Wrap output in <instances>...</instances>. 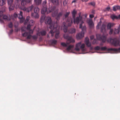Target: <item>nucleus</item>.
Here are the masks:
<instances>
[{"mask_svg":"<svg viewBox=\"0 0 120 120\" xmlns=\"http://www.w3.org/2000/svg\"><path fill=\"white\" fill-rule=\"evenodd\" d=\"M47 1L46 0L43 2L42 4V8L41 10V13L42 14H44L45 13H48L51 12H53L55 9V7H51L47 9L46 5Z\"/></svg>","mask_w":120,"mask_h":120,"instance_id":"1","label":"nucleus"},{"mask_svg":"<svg viewBox=\"0 0 120 120\" xmlns=\"http://www.w3.org/2000/svg\"><path fill=\"white\" fill-rule=\"evenodd\" d=\"M74 22L75 24H78L79 23H80L79 25V28L81 29L82 28V24L84 23V22L83 20L82 17H77L76 18H73Z\"/></svg>","mask_w":120,"mask_h":120,"instance_id":"2","label":"nucleus"},{"mask_svg":"<svg viewBox=\"0 0 120 120\" xmlns=\"http://www.w3.org/2000/svg\"><path fill=\"white\" fill-rule=\"evenodd\" d=\"M64 38L67 40L66 43L67 44L69 45L71 43H74L75 42V40L71 36L68 34H65L63 35Z\"/></svg>","mask_w":120,"mask_h":120,"instance_id":"3","label":"nucleus"},{"mask_svg":"<svg viewBox=\"0 0 120 120\" xmlns=\"http://www.w3.org/2000/svg\"><path fill=\"white\" fill-rule=\"evenodd\" d=\"M45 22L46 24L50 25L49 28L51 29L53 28L54 30L55 28H54V26L53 25H52V23L51 18L50 17L47 16L46 17V18L45 20Z\"/></svg>","mask_w":120,"mask_h":120,"instance_id":"4","label":"nucleus"},{"mask_svg":"<svg viewBox=\"0 0 120 120\" xmlns=\"http://www.w3.org/2000/svg\"><path fill=\"white\" fill-rule=\"evenodd\" d=\"M81 29L82 30L81 32L78 34L76 36V38L78 39H80L84 37V32L86 31V26L84 25Z\"/></svg>","mask_w":120,"mask_h":120,"instance_id":"5","label":"nucleus"},{"mask_svg":"<svg viewBox=\"0 0 120 120\" xmlns=\"http://www.w3.org/2000/svg\"><path fill=\"white\" fill-rule=\"evenodd\" d=\"M54 28H55V29H54V30H53V28H52V29H53L51 30L50 31L49 33V34H51V36L52 37L54 35V32H56V33L55 36V38L56 39L58 38H59V31L58 30H57L56 29V27L55 28L54 27Z\"/></svg>","mask_w":120,"mask_h":120,"instance_id":"6","label":"nucleus"},{"mask_svg":"<svg viewBox=\"0 0 120 120\" xmlns=\"http://www.w3.org/2000/svg\"><path fill=\"white\" fill-rule=\"evenodd\" d=\"M97 38L99 40H102V42L104 43L105 42L106 40V37L105 36H103L100 34H97L96 35Z\"/></svg>","mask_w":120,"mask_h":120,"instance_id":"7","label":"nucleus"},{"mask_svg":"<svg viewBox=\"0 0 120 120\" xmlns=\"http://www.w3.org/2000/svg\"><path fill=\"white\" fill-rule=\"evenodd\" d=\"M73 23V20L71 17H68L67 21V26H71Z\"/></svg>","mask_w":120,"mask_h":120,"instance_id":"8","label":"nucleus"},{"mask_svg":"<svg viewBox=\"0 0 120 120\" xmlns=\"http://www.w3.org/2000/svg\"><path fill=\"white\" fill-rule=\"evenodd\" d=\"M8 5L9 6V10L10 11L13 10L14 7L12 6V4L13 2V0H7Z\"/></svg>","mask_w":120,"mask_h":120,"instance_id":"9","label":"nucleus"},{"mask_svg":"<svg viewBox=\"0 0 120 120\" xmlns=\"http://www.w3.org/2000/svg\"><path fill=\"white\" fill-rule=\"evenodd\" d=\"M87 22L90 28H93L94 27V24L92 19H89L88 20H87Z\"/></svg>","mask_w":120,"mask_h":120,"instance_id":"10","label":"nucleus"},{"mask_svg":"<svg viewBox=\"0 0 120 120\" xmlns=\"http://www.w3.org/2000/svg\"><path fill=\"white\" fill-rule=\"evenodd\" d=\"M32 0H23L21 2V4L22 6L24 7L26 5V4L28 3H30Z\"/></svg>","mask_w":120,"mask_h":120,"instance_id":"11","label":"nucleus"},{"mask_svg":"<svg viewBox=\"0 0 120 120\" xmlns=\"http://www.w3.org/2000/svg\"><path fill=\"white\" fill-rule=\"evenodd\" d=\"M119 41L117 40H114L112 43V44L114 46H117L119 45Z\"/></svg>","mask_w":120,"mask_h":120,"instance_id":"12","label":"nucleus"},{"mask_svg":"<svg viewBox=\"0 0 120 120\" xmlns=\"http://www.w3.org/2000/svg\"><path fill=\"white\" fill-rule=\"evenodd\" d=\"M46 34V31L45 30H43L38 32L37 34L39 36H40L41 35L44 36Z\"/></svg>","mask_w":120,"mask_h":120,"instance_id":"13","label":"nucleus"},{"mask_svg":"<svg viewBox=\"0 0 120 120\" xmlns=\"http://www.w3.org/2000/svg\"><path fill=\"white\" fill-rule=\"evenodd\" d=\"M81 45V42H80L76 44L75 48L76 50L78 51H79Z\"/></svg>","mask_w":120,"mask_h":120,"instance_id":"14","label":"nucleus"},{"mask_svg":"<svg viewBox=\"0 0 120 120\" xmlns=\"http://www.w3.org/2000/svg\"><path fill=\"white\" fill-rule=\"evenodd\" d=\"M22 14L23 13L22 12V11H20V15H19V18L20 19V22L21 23H22L24 20V19L23 17Z\"/></svg>","mask_w":120,"mask_h":120,"instance_id":"15","label":"nucleus"},{"mask_svg":"<svg viewBox=\"0 0 120 120\" xmlns=\"http://www.w3.org/2000/svg\"><path fill=\"white\" fill-rule=\"evenodd\" d=\"M120 31V25L118 27L117 29L115 28L113 31L114 34H118Z\"/></svg>","mask_w":120,"mask_h":120,"instance_id":"16","label":"nucleus"},{"mask_svg":"<svg viewBox=\"0 0 120 120\" xmlns=\"http://www.w3.org/2000/svg\"><path fill=\"white\" fill-rule=\"evenodd\" d=\"M108 50L109 51H113L116 52H119L120 51V48L118 49L116 48H109L108 49Z\"/></svg>","mask_w":120,"mask_h":120,"instance_id":"17","label":"nucleus"},{"mask_svg":"<svg viewBox=\"0 0 120 120\" xmlns=\"http://www.w3.org/2000/svg\"><path fill=\"white\" fill-rule=\"evenodd\" d=\"M117 10H120V6L118 5H115L113 7V10L114 11Z\"/></svg>","mask_w":120,"mask_h":120,"instance_id":"18","label":"nucleus"},{"mask_svg":"<svg viewBox=\"0 0 120 120\" xmlns=\"http://www.w3.org/2000/svg\"><path fill=\"white\" fill-rule=\"evenodd\" d=\"M85 43L87 47H91V44L89 40L88 39H86V40L85 41Z\"/></svg>","mask_w":120,"mask_h":120,"instance_id":"19","label":"nucleus"},{"mask_svg":"<svg viewBox=\"0 0 120 120\" xmlns=\"http://www.w3.org/2000/svg\"><path fill=\"white\" fill-rule=\"evenodd\" d=\"M38 13H32L31 14V16L32 17H34L35 18H38L39 17Z\"/></svg>","mask_w":120,"mask_h":120,"instance_id":"20","label":"nucleus"},{"mask_svg":"<svg viewBox=\"0 0 120 120\" xmlns=\"http://www.w3.org/2000/svg\"><path fill=\"white\" fill-rule=\"evenodd\" d=\"M63 14V12H59L56 15V19L57 20H58L60 19V18L61 17Z\"/></svg>","mask_w":120,"mask_h":120,"instance_id":"21","label":"nucleus"},{"mask_svg":"<svg viewBox=\"0 0 120 120\" xmlns=\"http://www.w3.org/2000/svg\"><path fill=\"white\" fill-rule=\"evenodd\" d=\"M72 18L73 19L75 17V15L77 13V11L75 9H74L72 12Z\"/></svg>","mask_w":120,"mask_h":120,"instance_id":"22","label":"nucleus"},{"mask_svg":"<svg viewBox=\"0 0 120 120\" xmlns=\"http://www.w3.org/2000/svg\"><path fill=\"white\" fill-rule=\"evenodd\" d=\"M50 42L52 45H56L57 42V41L54 39L51 40H50Z\"/></svg>","mask_w":120,"mask_h":120,"instance_id":"23","label":"nucleus"},{"mask_svg":"<svg viewBox=\"0 0 120 120\" xmlns=\"http://www.w3.org/2000/svg\"><path fill=\"white\" fill-rule=\"evenodd\" d=\"M106 27V26L104 24H103L101 28V31L102 32H103L105 31V30Z\"/></svg>","mask_w":120,"mask_h":120,"instance_id":"24","label":"nucleus"},{"mask_svg":"<svg viewBox=\"0 0 120 120\" xmlns=\"http://www.w3.org/2000/svg\"><path fill=\"white\" fill-rule=\"evenodd\" d=\"M114 25L113 23H109L107 25V28L108 29H110L111 27L113 26Z\"/></svg>","mask_w":120,"mask_h":120,"instance_id":"25","label":"nucleus"},{"mask_svg":"<svg viewBox=\"0 0 120 120\" xmlns=\"http://www.w3.org/2000/svg\"><path fill=\"white\" fill-rule=\"evenodd\" d=\"M5 0H0V6H4L6 4Z\"/></svg>","mask_w":120,"mask_h":120,"instance_id":"26","label":"nucleus"},{"mask_svg":"<svg viewBox=\"0 0 120 120\" xmlns=\"http://www.w3.org/2000/svg\"><path fill=\"white\" fill-rule=\"evenodd\" d=\"M75 29L74 28H71L68 30V32L70 33L73 34L75 32Z\"/></svg>","mask_w":120,"mask_h":120,"instance_id":"27","label":"nucleus"},{"mask_svg":"<svg viewBox=\"0 0 120 120\" xmlns=\"http://www.w3.org/2000/svg\"><path fill=\"white\" fill-rule=\"evenodd\" d=\"M50 0L54 4H59L58 0Z\"/></svg>","mask_w":120,"mask_h":120,"instance_id":"28","label":"nucleus"},{"mask_svg":"<svg viewBox=\"0 0 120 120\" xmlns=\"http://www.w3.org/2000/svg\"><path fill=\"white\" fill-rule=\"evenodd\" d=\"M34 8V6L33 5H32L31 6H29L27 8V12H29L30 11H31Z\"/></svg>","mask_w":120,"mask_h":120,"instance_id":"29","label":"nucleus"},{"mask_svg":"<svg viewBox=\"0 0 120 120\" xmlns=\"http://www.w3.org/2000/svg\"><path fill=\"white\" fill-rule=\"evenodd\" d=\"M34 13H39L40 11V9L38 7H37L34 8Z\"/></svg>","mask_w":120,"mask_h":120,"instance_id":"30","label":"nucleus"},{"mask_svg":"<svg viewBox=\"0 0 120 120\" xmlns=\"http://www.w3.org/2000/svg\"><path fill=\"white\" fill-rule=\"evenodd\" d=\"M42 0H34L36 4L37 5H39L41 4Z\"/></svg>","mask_w":120,"mask_h":120,"instance_id":"31","label":"nucleus"},{"mask_svg":"<svg viewBox=\"0 0 120 120\" xmlns=\"http://www.w3.org/2000/svg\"><path fill=\"white\" fill-rule=\"evenodd\" d=\"M3 19L5 20H9L10 19L9 17L6 15H4L3 16Z\"/></svg>","mask_w":120,"mask_h":120,"instance_id":"32","label":"nucleus"},{"mask_svg":"<svg viewBox=\"0 0 120 120\" xmlns=\"http://www.w3.org/2000/svg\"><path fill=\"white\" fill-rule=\"evenodd\" d=\"M46 18V17H45L44 15H43L41 16L40 20V21L41 22H43L45 20Z\"/></svg>","mask_w":120,"mask_h":120,"instance_id":"33","label":"nucleus"},{"mask_svg":"<svg viewBox=\"0 0 120 120\" xmlns=\"http://www.w3.org/2000/svg\"><path fill=\"white\" fill-rule=\"evenodd\" d=\"M74 46L73 45H69L67 48V50L68 51H69L71 49V48H73Z\"/></svg>","mask_w":120,"mask_h":120,"instance_id":"34","label":"nucleus"},{"mask_svg":"<svg viewBox=\"0 0 120 120\" xmlns=\"http://www.w3.org/2000/svg\"><path fill=\"white\" fill-rule=\"evenodd\" d=\"M111 18L113 20L115 19H117V16L114 15H112L111 16Z\"/></svg>","mask_w":120,"mask_h":120,"instance_id":"35","label":"nucleus"},{"mask_svg":"<svg viewBox=\"0 0 120 120\" xmlns=\"http://www.w3.org/2000/svg\"><path fill=\"white\" fill-rule=\"evenodd\" d=\"M22 34L23 36L26 37L28 36L29 34L28 32H26L25 31L24 33H22Z\"/></svg>","mask_w":120,"mask_h":120,"instance_id":"36","label":"nucleus"},{"mask_svg":"<svg viewBox=\"0 0 120 120\" xmlns=\"http://www.w3.org/2000/svg\"><path fill=\"white\" fill-rule=\"evenodd\" d=\"M34 23V21L33 20H31L30 21L29 24L31 26H33Z\"/></svg>","mask_w":120,"mask_h":120,"instance_id":"37","label":"nucleus"},{"mask_svg":"<svg viewBox=\"0 0 120 120\" xmlns=\"http://www.w3.org/2000/svg\"><path fill=\"white\" fill-rule=\"evenodd\" d=\"M20 15V13L19 14H17V13H15L13 15V16L15 18H16L17 17H19V15Z\"/></svg>","mask_w":120,"mask_h":120,"instance_id":"38","label":"nucleus"},{"mask_svg":"<svg viewBox=\"0 0 120 120\" xmlns=\"http://www.w3.org/2000/svg\"><path fill=\"white\" fill-rule=\"evenodd\" d=\"M70 12H66V14L64 15V16L65 18H66L68 17V16L70 14Z\"/></svg>","mask_w":120,"mask_h":120,"instance_id":"39","label":"nucleus"},{"mask_svg":"<svg viewBox=\"0 0 120 120\" xmlns=\"http://www.w3.org/2000/svg\"><path fill=\"white\" fill-rule=\"evenodd\" d=\"M67 27L65 26V25H64V32L66 33L67 31Z\"/></svg>","mask_w":120,"mask_h":120,"instance_id":"40","label":"nucleus"},{"mask_svg":"<svg viewBox=\"0 0 120 120\" xmlns=\"http://www.w3.org/2000/svg\"><path fill=\"white\" fill-rule=\"evenodd\" d=\"M85 47V45L84 44L81 45L80 48L82 50H83V49Z\"/></svg>","mask_w":120,"mask_h":120,"instance_id":"41","label":"nucleus"},{"mask_svg":"<svg viewBox=\"0 0 120 120\" xmlns=\"http://www.w3.org/2000/svg\"><path fill=\"white\" fill-rule=\"evenodd\" d=\"M108 49H107V48L106 47H102L101 48V49L102 50H107L108 51Z\"/></svg>","mask_w":120,"mask_h":120,"instance_id":"42","label":"nucleus"},{"mask_svg":"<svg viewBox=\"0 0 120 120\" xmlns=\"http://www.w3.org/2000/svg\"><path fill=\"white\" fill-rule=\"evenodd\" d=\"M30 19V17H26V19L25 21L24 24H25L27 22H28Z\"/></svg>","mask_w":120,"mask_h":120,"instance_id":"43","label":"nucleus"},{"mask_svg":"<svg viewBox=\"0 0 120 120\" xmlns=\"http://www.w3.org/2000/svg\"><path fill=\"white\" fill-rule=\"evenodd\" d=\"M94 49L95 50H99L101 49V48L99 46H97L94 47Z\"/></svg>","mask_w":120,"mask_h":120,"instance_id":"44","label":"nucleus"},{"mask_svg":"<svg viewBox=\"0 0 120 120\" xmlns=\"http://www.w3.org/2000/svg\"><path fill=\"white\" fill-rule=\"evenodd\" d=\"M9 27L10 28H12V27L13 25L11 22H10L9 23L8 25Z\"/></svg>","mask_w":120,"mask_h":120,"instance_id":"45","label":"nucleus"},{"mask_svg":"<svg viewBox=\"0 0 120 120\" xmlns=\"http://www.w3.org/2000/svg\"><path fill=\"white\" fill-rule=\"evenodd\" d=\"M29 30V33H28V34L30 35L32 34L33 32V30H32L30 29Z\"/></svg>","mask_w":120,"mask_h":120,"instance_id":"46","label":"nucleus"},{"mask_svg":"<svg viewBox=\"0 0 120 120\" xmlns=\"http://www.w3.org/2000/svg\"><path fill=\"white\" fill-rule=\"evenodd\" d=\"M61 45L63 46L64 47H67V44L64 43H61Z\"/></svg>","mask_w":120,"mask_h":120,"instance_id":"47","label":"nucleus"},{"mask_svg":"<svg viewBox=\"0 0 120 120\" xmlns=\"http://www.w3.org/2000/svg\"><path fill=\"white\" fill-rule=\"evenodd\" d=\"M67 2L66 0H64L63 2V4L64 6H66L67 4Z\"/></svg>","mask_w":120,"mask_h":120,"instance_id":"48","label":"nucleus"},{"mask_svg":"<svg viewBox=\"0 0 120 120\" xmlns=\"http://www.w3.org/2000/svg\"><path fill=\"white\" fill-rule=\"evenodd\" d=\"M110 29V31L109 32V34L110 35H111L112 34L113 32V30L112 29Z\"/></svg>","mask_w":120,"mask_h":120,"instance_id":"49","label":"nucleus"},{"mask_svg":"<svg viewBox=\"0 0 120 120\" xmlns=\"http://www.w3.org/2000/svg\"><path fill=\"white\" fill-rule=\"evenodd\" d=\"M31 26V25H30L29 24L28 25L27 27V29L28 30H29L30 29V27Z\"/></svg>","mask_w":120,"mask_h":120,"instance_id":"50","label":"nucleus"},{"mask_svg":"<svg viewBox=\"0 0 120 120\" xmlns=\"http://www.w3.org/2000/svg\"><path fill=\"white\" fill-rule=\"evenodd\" d=\"M32 38L34 40H36L37 38V36L35 35L32 36Z\"/></svg>","mask_w":120,"mask_h":120,"instance_id":"51","label":"nucleus"},{"mask_svg":"<svg viewBox=\"0 0 120 120\" xmlns=\"http://www.w3.org/2000/svg\"><path fill=\"white\" fill-rule=\"evenodd\" d=\"M31 37H32V36L31 35L28 34V35L27 36V39H30Z\"/></svg>","mask_w":120,"mask_h":120,"instance_id":"52","label":"nucleus"},{"mask_svg":"<svg viewBox=\"0 0 120 120\" xmlns=\"http://www.w3.org/2000/svg\"><path fill=\"white\" fill-rule=\"evenodd\" d=\"M97 40L96 39H94L92 43L93 44H94L96 43Z\"/></svg>","mask_w":120,"mask_h":120,"instance_id":"53","label":"nucleus"},{"mask_svg":"<svg viewBox=\"0 0 120 120\" xmlns=\"http://www.w3.org/2000/svg\"><path fill=\"white\" fill-rule=\"evenodd\" d=\"M22 9L24 11H26L27 12V9L26 7H25V6L23 7Z\"/></svg>","mask_w":120,"mask_h":120,"instance_id":"54","label":"nucleus"},{"mask_svg":"<svg viewBox=\"0 0 120 120\" xmlns=\"http://www.w3.org/2000/svg\"><path fill=\"white\" fill-rule=\"evenodd\" d=\"M90 38L91 41H92L94 38V36L93 35L91 36Z\"/></svg>","mask_w":120,"mask_h":120,"instance_id":"55","label":"nucleus"},{"mask_svg":"<svg viewBox=\"0 0 120 120\" xmlns=\"http://www.w3.org/2000/svg\"><path fill=\"white\" fill-rule=\"evenodd\" d=\"M3 15V13L2 11H0V17L2 16Z\"/></svg>","mask_w":120,"mask_h":120,"instance_id":"56","label":"nucleus"},{"mask_svg":"<svg viewBox=\"0 0 120 120\" xmlns=\"http://www.w3.org/2000/svg\"><path fill=\"white\" fill-rule=\"evenodd\" d=\"M81 12H79L78 14L79 16L78 17H82V16H81Z\"/></svg>","mask_w":120,"mask_h":120,"instance_id":"57","label":"nucleus"},{"mask_svg":"<svg viewBox=\"0 0 120 120\" xmlns=\"http://www.w3.org/2000/svg\"><path fill=\"white\" fill-rule=\"evenodd\" d=\"M90 4L93 6H94L95 5V3L94 2H91L90 3Z\"/></svg>","mask_w":120,"mask_h":120,"instance_id":"58","label":"nucleus"},{"mask_svg":"<svg viewBox=\"0 0 120 120\" xmlns=\"http://www.w3.org/2000/svg\"><path fill=\"white\" fill-rule=\"evenodd\" d=\"M89 17L90 18H92L94 17V16L93 15H90Z\"/></svg>","mask_w":120,"mask_h":120,"instance_id":"59","label":"nucleus"},{"mask_svg":"<svg viewBox=\"0 0 120 120\" xmlns=\"http://www.w3.org/2000/svg\"><path fill=\"white\" fill-rule=\"evenodd\" d=\"M0 22L1 23H3L4 22V21L1 18H0Z\"/></svg>","mask_w":120,"mask_h":120,"instance_id":"60","label":"nucleus"},{"mask_svg":"<svg viewBox=\"0 0 120 120\" xmlns=\"http://www.w3.org/2000/svg\"><path fill=\"white\" fill-rule=\"evenodd\" d=\"M21 30L22 33H23V32H25L26 31L25 30H24L22 28L21 29Z\"/></svg>","mask_w":120,"mask_h":120,"instance_id":"61","label":"nucleus"},{"mask_svg":"<svg viewBox=\"0 0 120 120\" xmlns=\"http://www.w3.org/2000/svg\"><path fill=\"white\" fill-rule=\"evenodd\" d=\"M100 24L99 23V24H98V25H97V27H96V28L97 29H99V26H100Z\"/></svg>","mask_w":120,"mask_h":120,"instance_id":"62","label":"nucleus"},{"mask_svg":"<svg viewBox=\"0 0 120 120\" xmlns=\"http://www.w3.org/2000/svg\"><path fill=\"white\" fill-rule=\"evenodd\" d=\"M82 2H87L88 0H81Z\"/></svg>","mask_w":120,"mask_h":120,"instance_id":"63","label":"nucleus"},{"mask_svg":"<svg viewBox=\"0 0 120 120\" xmlns=\"http://www.w3.org/2000/svg\"><path fill=\"white\" fill-rule=\"evenodd\" d=\"M110 9V7H107V8H106V9L108 10V11H109V10Z\"/></svg>","mask_w":120,"mask_h":120,"instance_id":"64","label":"nucleus"}]
</instances>
